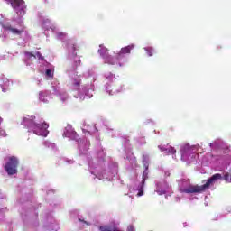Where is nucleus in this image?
I'll return each mask as SVG.
<instances>
[{
    "instance_id": "f257e3e1",
    "label": "nucleus",
    "mask_w": 231,
    "mask_h": 231,
    "mask_svg": "<svg viewBox=\"0 0 231 231\" xmlns=\"http://www.w3.org/2000/svg\"><path fill=\"white\" fill-rule=\"evenodd\" d=\"M22 125L27 127L29 132L32 131L37 136H48L50 133L48 131L50 125L46 122H43L42 124L35 123V116H27L23 117Z\"/></svg>"
},
{
    "instance_id": "f03ea898",
    "label": "nucleus",
    "mask_w": 231,
    "mask_h": 231,
    "mask_svg": "<svg viewBox=\"0 0 231 231\" xmlns=\"http://www.w3.org/2000/svg\"><path fill=\"white\" fill-rule=\"evenodd\" d=\"M217 180H223V175H221V173L214 174L207 180L204 185H190L188 188H180L179 191L180 194H199L201 192H205V190H208V189L210 188V185H214Z\"/></svg>"
},
{
    "instance_id": "7ed1b4c3",
    "label": "nucleus",
    "mask_w": 231,
    "mask_h": 231,
    "mask_svg": "<svg viewBox=\"0 0 231 231\" xmlns=\"http://www.w3.org/2000/svg\"><path fill=\"white\" fill-rule=\"evenodd\" d=\"M19 167V159L15 156L9 157V161L5 165V170L9 176L17 174V168Z\"/></svg>"
},
{
    "instance_id": "20e7f679",
    "label": "nucleus",
    "mask_w": 231,
    "mask_h": 231,
    "mask_svg": "<svg viewBox=\"0 0 231 231\" xmlns=\"http://www.w3.org/2000/svg\"><path fill=\"white\" fill-rule=\"evenodd\" d=\"M98 53H100L101 57H103L107 64H116V58L112 57L109 55V49L106 47H101V49L98 50Z\"/></svg>"
},
{
    "instance_id": "39448f33",
    "label": "nucleus",
    "mask_w": 231,
    "mask_h": 231,
    "mask_svg": "<svg viewBox=\"0 0 231 231\" xmlns=\"http://www.w3.org/2000/svg\"><path fill=\"white\" fill-rule=\"evenodd\" d=\"M4 30L6 32H11L13 35H23L24 33V27L21 29H17L15 27H13L11 24L3 25Z\"/></svg>"
},
{
    "instance_id": "423d86ee",
    "label": "nucleus",
    "mask_w": 231,
    "mask_h": 231,
    "mask_svg": "<svg viewBox=\"0 0 231 231\" xmlns=\"http://www.w3.org/2000/svg\"><path fill=\"white\" fill-rule=\"evenodd\" d=\"M182 158H187V156H190V154H194L196 152L194 146H189V144H185L180 150Z\"/></svg>"
},
{
    "instance_id": "0eeeda50",
    "label": "nucleus",
    "mask_w": 231,
    "mask_h": 231,
    "mask_svg": "<svg viewBox=\"0 0 231 231\" xmlns=\"http://www.w3.org/2000/svg\"><path fill=\"white\" fill-rule=\"evenodd\" d=\"M133 48H134V45H128L126 47L122 48L119 53L116 54V60H120V59H122L124 55L131 53V50H133Z\"/></svg>"
},
{
    "instance_id": "6e6552de",
    "label": "nucleus",
    "mask_w": 231,
    "mask_h": 231,
    "mask_svg": "<svg viewBox=\"0 0 231 231\" xmlns=\"http://www.w3.org/2000/svg\"><path fill=\"white\" fill-rule=\"evenodd\" d=\"M145 51L148 53L149 57H152V55H154V49L152 47L145 48Z\"/></svg>"
},
{
    "instance_id": "1a4fd4ad",
    "label": "nucleus",
    "mask_w": 231,
    "mask_h": 231,
    "mask_svg": "<svg viewBox=\"0 0 231 231\" xmlns=\"http://www.w3.org/2000/svg\"><path fill=\"white\" fill-rule=\"evenodd\" d=\"M224 180L226 183H231V175L228 172L224 173Z\"/></svg>"
},
{
    "instance_id": "9d476101",
    "label": "nucleus",
    "mask_w": 231,
    "mask_h": 231,
    "mask_svg": "<svg viewBox=\"0 0 231 231\" xmlns=\"http://www.w3.org/2000/svg\"><path fill=\"white\" fill-rule=\"evenodd\" d=\"M168 154H176V149L174 147H170L169 149H166Z\"/></svg>"
},
{
    "instance_id": "9b49d317",
    "label": "nucleus",
    "mask_w": 231,
    "mask_h": 231,
    "mask_svg": "<svg viewBox=\"0 0 231 231\" xmlns=\"http://www.w3.org/2000/svg\"><path fill=\"white\" fill-rule=\"evenodd\" d=\"M45 74L47 75V77H50V78L53 77V73H51V69H46Z\"/></svg>"
},
{
    "instance_id": "f8f14e48",
    "label": "nucleus",
    "mask_w": 231,
    "mask_h": 231,
    "mask_svg": "<svg viewBox=\"0 0 231 231\" xmlns=\"http://www.w3.org/2000/svg\"><path fill=\"white\" fill-rule=\"evenodd\" d=\"M37 59H39L40 60H44V58L42 57V54H41V52H36V55L34 56Z\"/></svg>"
},
{
    "instance_id": "ddd939ff",
    "label": "nucleus",
    "mask_w": 231,
    "mask_h": 231,
    "mask_svg": "<svg viewBox=\"0 0 231 231\" xmlns=\"http://www.w3.org/2000/svg\"><path fill=\"white\" fill-rule=\"evenodd\" d=\"M137 196H139V197L143 196V187H141V189H139Z\"/></svg>"
},
{
    "instance_id": "4468645a",
    "label": "nucleus",
    "mask_w": 231,
    "mask_h": 231,
    "mask_svg": "<svg viewBox=\"0 0 231 231\" xmlns=\"http://www.w3.org/2000/svg\"><path fill=\"white\" fill-rule=\"evenodd\" d=\"M0 136H6V132H5V130L0 129Z\"/></svg>"
},
{
    "instance_id": "2eb2a0df",
    "label": "nucleus",
    "mask_w": 231,
    "mask_h": 231,
    "mask_svg": "<svg viewBox=\"0 0 231 231\" xmlns=\"http://www.w3.org/2000/svg\"><path fill=\"white\" fill-rule=\"evenodd\" d=\"M127 229L128 231H134V226H129Z\"/></svg>"
},
{
    "instance_id": "dca6fc26",
    "label": "nucleus",
    "mask_w": 231,
    "mask_h": 231,
    "mask_svg": "<svg viewBox=\"0 0 231 231\" xmlns=\"http://www.w3.org/2000/svg\"><path fill=\"white\" fill-rule=\"evenodd\" d=\"M27 55H28L29 57H35V55H33L32 52H28Z\"/></svg>"
},
{
    "instance_id": "f3484780",
    "label": "nucleus",
    "mask_w": 231,
    "mask_h": 231,
    "mask_svg": "<svg viewBox=\"0 0 231 231\" xmlns=\"http://www.w3.org/2000/svg\"><path fill=\"white\" fill-rule=\"evenodd\" d=\"M74 86H80V81H76V82L74 83Z\"/></svg>"
},
{
    "instance_id": "a211bd4d",
    "label": "nucleus",
    "mask_w": 231,
    "mask_h": 231,
    "mask_svg": "<svg viewBox=\"0 0 231 231\" xmlns=\"http://www.w3.org/2000/svg\"><path fill=\"white\" fill-rule=\"evenodd\" d=\"M79 221H81L82 223H85L86 225H89V223H88L87 221H84L82 219H79Z\"/></svg>"
},
{
    "instance_id": "6ab92c4d",
    "label": "nucleus",
    "mask_w": 231,
    "mask_h": 231,
    "mask_svg": "<svg viewBox=\"0 0 231 231\" xmlns=\"http://www.w3.org/2000/svg\"><path fill=\"white\" fill-rule=\"evenodd\" d=\"M40 98H42V95H43V93L42 92H40Z\"/></svg>"
},
{
    "instance_id": "aec40b11",
    "label": "nucleus",
    "mask_w": 231,
    "mask_h": 231,
    "mask_svg": "<svg viewBox=\"0 0 231 231\" xmlns=\"http://www.w3.org/2000/svg\"><path fill=\"white\" fill-rule=\"evenodd\" d=\"M43 2H44L45 4L50 3V1H49V0H43Z\"/></svg>"
},
{
    "instance_id": "412c9836",
    "label": "nucleus",
    "mask_w": 231,
    "mask_h": 231,
    "mask_svg": "<svg viewBox=\"0 0 231 231\" xmlns=\"http://www.w3.org/2000/svg\"><path fill=\"white\" fill-rule=\"evenodd\" d=\"M73 49H74V51H75V50H77V47H76V46H74V47H73Z\"/></svg>"
},
{
    "instance_id": "4be33fe9",
    "label": "nucleus",
    "mask_w": 231,
    "mask_h": 231,
    "mask_svg": "<svg viewBox=\"0 0 231 231\" xmlns=\"http://www.w3.org/2000/svg\"><path fill=\"white\" fill-rule=\"evenodd\" d=\"M0 122H3V118L0 117Z\"/></svg>"
},
{
    "instance_id": "5701e85b",
    "label": "nucleus",
    "mask_w": 231,
    "mask_h": 231,
    "mask_svg": "<svg viewBox=\"0 0 231 231\" xmlns=\"http://www.w3.org/2000/svg\"><path fill=\"white\" fill-rule=\"evenodd\" d=\"M78 64H80V61H79Z\"/></svg>"
}]
</instances>
